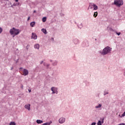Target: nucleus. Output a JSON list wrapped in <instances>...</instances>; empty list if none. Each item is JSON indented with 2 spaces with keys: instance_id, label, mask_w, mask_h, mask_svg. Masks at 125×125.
<instances>
[{
  "instance_id": "obj_33",
  "label": "nucleus",
  "mask_w": 125,
  "mask_h": 125,
  "mask_svg": "<svg viewBox=\"0 0 125 125\" xmlns=\"http://www.w3.org/2000/svg\"><path fill=\"white\" fill-rule=\"evenodd\" d=\"M29 20H30V17H29L27 19V21H29Z\"/></svg>"
},
{
  "instance_id": "obj_3",
  "label": "nucleus",
  "mask_w": 125,
  "mask_h": 125,
  "mask_svg": "<svg viewBox=\"0 0 125 125\" xmlns=\"http://www.w3.org/2000/svg\"><path fill=\"white\" fill-rule=\"evenodd\" d=\"M114 4L116 5L117 7H121L122 5H124V1L123 0H114Z\"/></svg>"
},
{
  "instance_id": "obj_8",
  "label": "nucleus",
  "mask_w": 125,
  "mask_h": 125,
  "mask_svg": "<svg viewBox=\"0 0 125 125\" xmlns=\"http://www.w3.org/2000/svg\"><path fill=\"white\" fill-rule=\"evenodd\" d=\"M73 42L74 44H79L80 43V40L77 38H75L73 40Z\"/></svg>"
},
{
  "instance_id": "obj_21",
  "label": "nucleus",
  "mask_w": 125,
  "mask_h": 125,
  "mask_svg": "<svg viewBox=\"0 0 125 125\" xmlns=\"http://www.w3.org/2000/svg\"><path fill=\"white\" fill-rule=\"evenodd\" d=\"M9 125H16V123L14 122H12L10 123Z\"/></svg>"
},
{
  "instance_id": "obj_10",
  "label": "nucleus",
  "mask_w": 125,
  "mask_h": 125,
  "mask_svg": "<svg viewBox=\"0 0 125 125\" xmlns=\"http://www.w3.org/2000/svg\"><path fill=\"white\" fill-rule=\"evenodd\" d=\"M31 39H32L33 40H37V39H38V36H37V34H36V33H32Z\"/></svg>"
},
{
  "instance_id": "obj_6",
  "label": "nucleus",
  "mask_w": 125,
  "mask_h": 125,
  "mask_svg": "<svg viewBox=\"0 0 125 125\" xmlns=\"http://www.w3.org/2000/svg\"><path fill=\"white\" fill-rule=\"evenodd\" d=\"M66 121V118H64V117H61L59 119V124H64V122H65Z\"/></svg>"
},
{
  "instance_id": "obj_20",
  "label": "nucleus",
  "mask_w": 125,
  "mask_h": 125,
  "mask_svg": "<svg viewBox=\"0 0 125 125\" xmlns=\"http://www.w3.org/2000/svg\"><path fill=\"white\" fill-rule=\"evenodd\" d=\"M97 15H98V12H96L94 13L93 17L96 18V17H97Z\"/></svg>"
},
{
  "instance_id": "obj_39",
  "label": "nucleus",
  "mask_w": 125,
  "mask_h": 125,
  "mask_svg": "<svg viewBox=\"0 0 125 125\" xmlns=\"http://www.w3.org/2000/svg\"><path fill=\"white\" fill-rule=\"evenodd\" d=\"M17 5H19V3H17Z\"/></svg>"
},
{
  "instance_id": "obj_9",
  "label": "nucleus",
  "mask_w": 125,
  "mask_h": 125,
  "mask_svg": "<svg viewBox=\"0 0 125 125\" xmlns=\"http://www.w3.org/2000/svg\"><path fill=\"white\" fill-rule=\"evenodd\" d=\"M24 108L25 109H27V110L28 111H30L31 110V104H25L24 106Z\"/></svg>"
},
{
  "instance_id": "obj_30",
  "label": "nucleus",
  "mask_w": 125,
  "mask_h": 125,
  "mask_svg": "<svg viewBox=\"0 0 125 125\" xmlns=\"http://www.w3.org/2000/svg\"><path fill=\"white\" fill-rule=\"evenodd\" d=\"M43 63V61H42L40 62V64L42 65V64Z\"/></svg>"
},
{
  "instance_id": "obj_37",
  "label": "nucleus",
  "mask_w": 125,
  "mask_h": 125,
  "mask_svg": "<svg viewBox=\"0 0 125 125\" xmlns=\"http://www.w3.org/2000/svg\"><path fill=\"white\" fill-rule=\"evenodd\" d=\"M15 1H16V2H18V0H15Z\"/></svg>"
},
{
  "instance_id": "obj_24",
  "label": "nucleus",
  "mask_w": 125,
  "mask_h": 125,
  "mask_svg": "<svg viewBox=\"0 0 125 125\" xmlns=\"http://www.w3.org/2000/svg\"><path fill=\"white\" fill-rule=\"evenodd\" d=\"M1 33H2V28L0 27V34H1Z\"/></svg>"
},
{
  "instance_id": "obj_12",
  "label": "nucleus",
  "mask_w": 125,
  "mask_h": 125,
  "mask_svg": "<svg viewBox=\"0 0 125 125\" xmlns=\"http://www.w3.org/2000/svg\"><path fill=\"white\" fill-rule=\"evenodd\" d=\"M34 47L35 49H40V44L39 43H36L34 45Z\"/></svg>"
},
{
  "instance_id": "obj_40",
  "label": "nucleus",
  "mask_w": 125,
  "mask_h": 125,
  "mask_svg": "<svg viewBox=\"0 0 125 125\" xmlns=\"http://www.w3.org/2000/svg\"><path fill=\"white\" fill-rule=\"evenodd\" d=\"M50 62H52V60H50Z\"/></svg>"
},
{
  "instance_id": "obj_23",
  "label": "nucleus",
  "mask_w": 125,
  "mask_h": 125,
  "mask_svg": "<svg viewBox=\"0 0 125 125\" xmlns=\"http://www.w3.org/2000/svg\"><path fill=\"white\" fill-rule=\"evenodd\" d=\"M50 66V64H47L46 65V67H47V69H48V67Z\"/></svg>"
},
{
  "instance_id": "obj_36",
  "label": "nucleus",
  "mask_w": 125,
  "mask_h": 125,
  "mask_svg": "<svg viewBox=\"0 0 125 125\" xmlns=\"http://www.w3.org/2000/svg\"><path fill=\"white\" fill-rule=\"evenodd\" d=\"M43 65H44V66H45V62H43Z\"/></svg>"
},
{
  "instance_id": "obj_14",
  "label": "nucleus",
  "mask_w": 125,
  "mask_h": 125,
  "mask_svg": "<svg viewBox=\"0 0 125 125\" xmlns=\"http://www.w3.org/2000/svg\"><path fill=\"white\" fill-rule=\"evenodd\" d=\"M42 32V33H43V34H44V35H46V34H47V32L46 31V29H44V28H42L41 30Z\"/></svg>"
},
{
  "instance_id": "obj_15",
  "label": "nucleus",
  "mask_w": 125,
  "mask_h": 125,
  "mask_svg": "<svg viewBox=\"0 0 125 125\" xmlns=\"http://www.w3.org/2000/svg\"><path fill=\"white\" fill-rule=\"evenodd\" d=\"M101 107H102V104H99L98 105H96L95 108L96 109H99L100 108H101Z\"/></svg>"
},
{
  "instance_id": "obj_41",
  "label": "nucleus",
  "mask_w": 125,
  "mask_h": 125,
  "mask_svg": "<svg viewBox=\"0 0 125 125\" xmlns=\"http://www.w3.org/2000/svg\"><path fill=\"white\" fill-rule=\"evenodd\" d=\"M21 88H23V85L21 86Z\"/></svg>"
},
{
  "instance_id": "obj_28",
  "label": "nucleus",
  "mask_w": 125,
  "mask_h": 125,
  "mask_svg": "<svg viewBox=\"0 0 125 125\" xmlns=\"http://www.w3.org/2000/svg\"><path fill=\"white\" fill-rule=\"evenodd\" d=\"M106 30H107V31H109V30H110V27L108 26V27H107Z\"/></svg>"
},
{
  "instance_id": "obj_2",
  "label": "nucleus",
  "mask_w": 125,
  "mask_h": 125,
  "mask_svg": "<svg viewBox=\"0 0 125 125\" xmlns=\"http://www.w3.org/2000/svg\"><path fill=\"white\" fill-rule=\"evenodd\" d=\"M99 52L101 55H107V54L110 52V47L109 46H107L104 47L102 51L100 50Z\"/></svg>"
},
{
  "instance_id": "obj_31",
  "label": "nucleus",
  "mask_w": 125,
  "mask_h": 125,
  "mask_svg": "<svg viewBox=\"0 0 125 125\" xmlns=\"http://www.w3.org/2000/svg\"><path fill=\"white\" fill-rule=\"evenodd\" d=\"M51 41H52L53 42L54 41V38H52L51 39Z\"/></svg>"
},
{
  "instance_id": "obj_26",
  "label": "nucleus",
  "mask_w": 125,
  "mask_h": 125,
  "mask_svg": "<svg viewBox=\"0 0 125 125\" xmlns=\"http://www.w3.org/2000/svg\"><path fill=\"white\" fill-rule=\"evenodd\" d=\"M29 47H30V45H27L26 46V49H29Z\"/></svg>"
},
{
  "instance_id": "obj_19",
  "label": "nucleus",
  "mask_w": 125,
  "mask_h": 125,
  "mask_svg": "<svg viewBox=\"0 0 125 125\" xmlns=\"http://www.w3.org/2000/svg\"><path fill=\"white\" fill-rule=\"evenodd\" d=\"M107 94H109V92L107 90H105L104 92V95H107Z\"/></svg>"
},
{
  "instance_id": "obj_1",
  "label": "nucleus",
  "mask_w": 125,
  "mask_h": 125,
  "mask_svg": "<svg viewBox=\"0 0 125 125\" xmlns=\"http://www.w3.org/2000/svg\"><path fill=\"white\" fill-rule=\"evenodd\" d=\"M9 32L10 35L13 36V38H14L15 36H17V35H19V34H20V30L15 28V27H13V28L10 30Z\"/></svg>"
},
{
  "instance_id": "obj_34",
  "label": "nucleus",
  "mask_w": 125,
  "mask_h": 125,
  "mask_svg": "<svg viewBox=\"0 0 125 125\" xmlns=\"http://www.w3.org/2000/svg\"><path fill=\"white\" fill-rule=\"evenodd\" d=\"M13 6H14V5H13V4L11 5V7H13Z\"/></svg>"
},
{
  "instance_id": "obj_5",
  "label": "nucleus",
  "mask_w": 125,
  "mask_h": 125,
  "mask_svg": "<svg viewBox=\"0 0 125 125\" xmlns=\"http://www.w3.org/2000/svg\"><path fill=\"white\" fill-rule=\"evenodd\" d=\"M51 90L52 91V94H58V88L56 87H52Z\"/></svg>"
},
{
  "instance_id": "obj_29",
  "label": "nucleus",
  "mask_w": 125,
  "mask_h": 125,
  "mask_svg": "<svg viewBox=\"0 0 125 125\" xmlns=\"http://www.w3.org/2000/svg\"><path fill=\"white\" fill-rule=\"evenodd\" d=\"M20 70L21 71H22H22H23V70H24V69H23V67H21V68H20Z\"/></svg>"
},
{
  "instance_id": "obj_27",
  "label": "nucleus",
  "mask_w": 125,
  "mask_h": 125,
  "mask_svg": "<svg viewBox=\"0 0 125 125\" xmlns=\"http://www.w3.org/2000/svg\"><path fill=\"white\" fill-rule=\"evenodd\" d=\"M116 34L118 36H120L121 35V33L120 32H119V33L117 32Z\"/></svg>"
},
{
  "instance_id": "obj_32",
  "label": "nucleus",
  "mask_w": 125,
  "mask_h": 125,
  "mask_svg": "<svg viewBox=\"0 0 125 125\" xmlns=\"http://www.w3.org/2000/svg\"><path fill=\"white\" fill-rule=\"evenodd\" d=\"M29 92H32V90L31 89H28Z\"/></svg>"
},
{
  "instance_id": "obj_43",
  "label": "nucleus",
  "mask_w": 125,
  "mask_h": 125,
  "mask_svg": "<svg viewBox=\"0 0 125 125\" xmlns=\"http://www.w3.org/2000/svg\"><path fill=\"white\" fill-rule=\"evenodd\" d=\"M92 6H91V7H92Z\"/></svg>"
},
{
  "instance_id": "obj_35",
  "label": "nucleus",
  "mask_w": 125,
  "mask_h": 125,
  "mask_svg": "<svg viewBox=\"0 0 125 125\" xmlns=\"http://www.w3.org/2000/svg\"><path fill=\"white\" fill-rule=\"evenodd\" d=\"M36 10H34V11H33V13H36Z\"/></svg>"
},
{
  "instance_id": "obj_38",
  "label": "nucleus",
  "mask_w": 125,
  "mask_h": 125,
  "mask_svg": "<svg viewBox=\"0 0 125 125\" xmlns=\"http://www.w3.org/2000/svg\"><path fill=\"white\" fill-rule=\"evenodd\" d=\"M11 70H13V67L11 68Z\"/></svg>"
},
{
  "instance_id": "obj_13",
  "label": "nucleus",
  "mask_w": 125,
  "mask_h": 125,
  "mask_svg": "<svg viewBox=\"0 0 125 125\" xmlns=\"http://www.w3.org/2000/svg\"><path fill=\"white\" fill-rule=\"evenodd\" d=\"M58 64V62L57 61H54L52 63V66H57Z\"/></svg>"
},
{
  "instance_id": "obj_4",
  "label": "nucleus",
  "mask_w": 125,
  "mask_h": 125,
  "mask_svg": "<svg viewBox=\"0 0 125 125\" xmlns=\"http://www.w3.org/2000/svg\"><path fill=\"white\" fill-rule=\"evenodd\" d=\"M93 6L94 7L93 10H97L98 9V6L96 5V4L93 3H90L89 5V7L90 8V9H92L93 7H91Z\"/></svg>"
},
{
  "instance_id": "obj_18",
  "label": "nucleus",
  "mask_w": 125,
  "mask_h": 125,
  "mask_svg": "<svg viewBox=\"0 0 125 125\" xmlns=\"http://www.w3.org/2000/svg\"><path fill=\"white\" fill-rule=\"evenodd\" d=\"M36 123L37 124H42V123H43V121H42V120H37L36 121Z\"/></svg>"
},
{
  "instance_id": "obj_11",
  "label": "nucleus",
  "mask_w": 125,
  "mask_h": 125,
  "mask_svg": "<svg viewBox=\"0 0 125 125\" xmlns=\"http://www.w3.org/2000/svg\"><path fill=\"white\" fill-rule=\"evenodd\" d=\"M77 27L78 29L81 30V29H83V24L82 22L78 23Z\"/></svg>"
},
{
  "instance_id": "obj_7",
  "label": "nucleus",
  "mask_w": 125,
  "mask_h": 125,
  "mask_svg": "<svg viewBox=\"0 0 125 125\" xmlns=\"http://www.w3.org/2000/svg\"><path fill=\"white\" fill-rule=\"evenodd\" d=\"M23 75L24 76H28L29 75V71L26 69H23L22 70Z\"/></svg>"
},
{
  "instance_id": "obj_17",
  "label": "nucleus",
  "mask_w": 125,
  "mask_h": 125,
  "mask_svg": "<svg viewBox=\"0 0 125 125\" xmlns=\"http://www.w3.org/2000/svg\"><path fill=\"white\" fill-rule=\"evenodd\" d=\"M35 25H36V22L32 21L30 23L31 27H34Z\"/></svg>"
},
{
  "instance_id": "obj_42",
  "label": "nucleus",
  "mask_w": 125,
  "mask_h": 125,
  "mask_svg": "<svg viewBox=\"0 0 125 125\" xmlns=\"http://www.w3.org/2000/svg\"><path fill=\"white\" fill-rule=\"evenodd\" d=\"M95 41H97V39H95Z\"/></svg>"
},
{
  "instance_id": "obj_22",
  "label": "nucleus",
  "mask_w": 125,
  "mask_h": 125,
  "mask_svg": "<svg viewBox=\"0 0 125 125\" xmlns=\"http://www.w3.org/2000/svg\"><path fill=\"white\" fill-rule=\"evenodd\" d=\"M42 22H45L46 21V17H44L42 20Z\"/></svg>"
},
{
  "instance_id": "obj_25",
  "label": "nucleus",
  "mask_w": 125,
  "mask_h": 125,
  "mask_svg": "<svg viewBox=\"0 0 125 125\" xmlns=\"http://www.w3.org/2000/svg\"><path fill=\"white\" fill-rule=\"evenodd\" d=\"M13 5H14V6H17V3H14Z\"/></svg>"
},
{
  "instance_id": "obj_16",
  "label": "nucleus",
  "mask_w": 125,
  "mask_h": 125,
  "mask_svg": "<svg viewBox=\"0 0 125 125\" xmlns=\"http://www.w3.org/2000/svg\"><path fill=\"white\" fill-rule=\"evenodd\" d=\"M52 124V122L50 121V122H46L43 124L42 125H51Z\"/></svg>"
}]
</instances>
